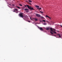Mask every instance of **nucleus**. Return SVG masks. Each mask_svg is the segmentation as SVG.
Listing matches in <instances>:
<instances>
[{
  "instance_id": "f257e3e1",
  "label": "nucleus",
  "mask_w": 62,
  "mask_h": 62,
  "mask_svg": "<svg viewBox=\"0 0 62 62\" xmlns=\"http://www.w3.org/2000/svg\"><path fill=\"white\" fill-rule=\"evenodd\" d=\"M26 6L28 8L30 9H31V10H34L33 8H32L30 6L28 5H26L25 6V7H26Z\"/></svg>"
},
{
  "instance_id": "f03ea898",
  "label": "nucleus",
  "mask_w": 62,
  "mask_h": 62,
  "mask_svg": "<svg viewBox=\"0 0 62 62\" xmlns=\"http://www.w3.org/2000/svg\"><path fill=\"white\" fill-rule=\"evenodd\" d=\"M19 16L21 17L22 18L23 17V13H20L19 14Z\"/></svg>"
},
{
  "instance_id": "7ed1b4c3",
  "label": "nucleus",
  "mask_w": 62,
  "mask_h": 62,
  "mask_svg": "<svg viewBox=\"0 0 62 62\" xmlns=\"http://www.w3.org/2000/svg\"><path fill=\"white\" fill-rule=\"evenodd\" d=\"M38 28L40 30H41V31H43V29L42 28L40 27H38Z\"/></svg>"
},
{
  "instance_id": "20e7f679",
  "label": "nucleus",
  "mask_w": 62,
  "mask_h": 62,
  "mask_svg": "<svg viewBox=\"0 0 62 62\" xmlns=\"http://www.w3.org/2000/svg\"><path fill=\"white\" fill-rule=\"evenodd\" d=\"M36 15V16H37V17H40V15L39 14H37Z\"/></svg>"
},
{
  "instance_id": "39448f33",
  "label": "nucleus",
  "mask_w": 62,
  "mask_h": 62,
  "mask_svg": "<svg viewBox=\"0 0 62 62\" xmlns=\"http://www.w3.org/2000/svg\"><path fill=\"white\" fill-rule=\"evenodd\" d=\"M46 30H49L50 29V27H47L46 28Z\"/></svg>"
},
{
  "instance_id": "423d86ee",
  "label": "nucleus",
  "mask_w": 62,
  "mask_h": 62,
  "mask_svg": "<svg viewBox=\"0 0 62 62\" xmlns=\"http://www.w3.org/2000/svg\"><path fill=\"white\" fill-rule=\"evenodd\" d=\"M25 11H29V10L27 9H25L24 10Z\"/></svg>"
},
{
  "instance_id": "0eeeda50",
  "label": "nucleus",
  "mask_w": 62,
  "mask_h": 62,
  "mask_svg": "<svg viewBox=\"0 0 62 62\" xmlns=\"http://www.w3.org/2000/svg\"><path fill=\"white\" fill-rule=\"evenodd\" d=\"M35 7L36 8H39V6H38L36 5L35 6Z\"/></svg>"
},
{
  "instance_id": "6e6552de",
  "label": "nucleus",
  "mask_w": 62,
  "mask_h": 62,
  "mask_svg": "<svg viewBox=\"0 0 62 62\" xmlns=\"http://www.w3.org/2000/svg\"><path fill=\"white\" fill-rule=\"evenodd\" d=\"M50 30H51V31H52H52H53V29H52V28H50Z\"/></svg>"
},
{
  "instance_id": "1a4fd4ad",
  "label": "nucleus",
  "mask_w": 62,
  "mask_h": 62,
  "mask_svg": "<svg viewBox=\"0 0 62 62\" xmlns=\"http://www.w3.org/2000/svg\"><path fill=\"white\" fill-rule=\"evenodd\" d=\"M57 36H59V37L60 38H61V36H60V34H57Z\"/></svg>"
},
{
  "instance_id": "9d476101",
  "label": "nucleus",
  "mask_w": 62,
  "mask_h": 62,
  "mask_svg": "<svg viewBox=\"0 0 62 62\" xmlns=\"http://www.w3.org/2000/svg\"><path fill=\"white\" fill-rule=\"evenodd\" d=\"M53 31H52V32H54V31H55V29H53Z\"/></svg>"
},
{
  "instance_id": "9b49d317",
  "label": "nucleus",
  "mask_w": 62,
  "mask_h": 62,
  "mask_svg": "<svg viewBox=\"0 0 62 62\" xmlns=\"http://www.w3.org/2000/svg\"><path fill=\"white\" fill-rule=\"evenodd\" d=\"M34 19L35 20V21H38V19H37V18H34Z\"/></svg>"
},
{
  "instance_id": "f8f14e48",
  "label": "nucleus",
  "mask_w": 62,
  "mask_h": 62,
  "mask_svg": "<svg viewBox=\"0 0 62 62\" xmlns=\"http://www.w3.org/2000/svg\"><path fill=\"white\" fill-rule=\"evenodd\" d=\"M37 9H39V10H40V9H41V8H37Z\"/></svg>"
},
{
  "instance_id": "ddd939ff",
  "label": "nucleus",
  "mask_w": 62,
  "mask_h": 62,
  "mask_svg": "<svg viewBox=\"0 0 62 62\" xmlns=\"http://www.w3.org/2000/svg\"><path fill=\"white\" fill-rule=\"evenodd\" d=\"M29 2H30V3H32V1H31V0H29Z\"/></svg>"
},
{
  "instance_id": "4468645a",
  "label": "nucleus",
  "mask_w": 62,
  "mask_h": 62,
  "mask_svg": "<svg viewBox=\"0 0 62 62\" xmlns=\"http://www.w3.org/2000/svg\"><path fill=\"white\" fill-rule=\"evenodd\" d=\"M50 33H51V34H52V35H53V32H51V31H50Z\"/></svg>"
},
{
  "instance_id": "2eb2a0df",
  "label": "nucleus",
  "mask_w": 62,
  "mask_h": 62,
  "mask_svg": "<svg viewBox=\"0 0 62 62\" xmlns=\"http://www.w3.org/2000/svg\"><path fill=\"white\" fill-rule=\"evenodd\" d=\"M53 32H54V33H55V34H56V32L55 31H53Z\"/></svg>"
},
{
  "instance_id": "dca6fc26",
  "label": "nucleus",
  "mask_w": 62,
  "mask_h": 62,
  "mask_svg": "<svg viewBox=\"0 0 62 62\" xmlns=\"http://www.w3.org/2000/svg\"><path fill=\"white\" fill-rule=\"evenodd\" d=\"M15 10H16V11H18V9H15Z\"/></svg>"
},
{
  "instance_id": "f3484780",
  "label": "nucleus",
  "mask_w": 62,
  "mask_h": 62,
  "mask_svg": "<svg viewBox=\"0 0 62 62\" xmlns=\"http://www.w3.org/2000/svg\"><path fill=\"white\" fill-rule=\"evenodd\" d=\"M43 22H44L45 23V22H46V21L45 20H43Z\"/></svg>"
},
{
  "instance_id": "a211bd4d",
  "label": "nucleus",
  "mask_w": 62,
  "mask_h": 62,
  "mask_svg": "<svg viewBox=\"0 0 62 62\" xmlns=\"http://www.w3.org/2000/svg\"><path fill=\"white\" fill-rule=\"evenodd\" d=\"M43 24H44V25H46V23H43Z\"/></svg>"
},
{
  "instance_id": "6ab92c4d",
  "label": "nucleus",
  "mask_w": 62,
  "mask_h": 62,
  "mask_svg": "<svg viewBox=\"0 0 62 62\" xmlns=\"http://www.w3.org/2000/svg\"><path fill=\"white\" fill-rule=\"evenodd\" d=\"M17 8H19V9H20V8H20V7H18V6L17 7Z\"/></svg>"
},
{
  "instance_id": "aec40b11",
  "label": "nucleus",
  "mask_w": 62,
  "mask_h": 62,
  "mask_svg": "<svg viewBox=\"0 0 62 62\" xmlns=\"http://www.w3.org/2000/svg\"><path fill=\"white\" fill-rule=\"evenodd\" d=\"M46 17H48V18L49 17V16H47L46 15Z\"/></svg>"
},
{
  "instance_id": "412c9836",
  "label": "nucleus",
  "mask_w": 62,
  "mask_h": 62,
  "mask_svg": "<svg viewBox=\"0 0 62 62\" xmlns=\"http://www.w3.org/2000/svg\"><path fill=\"white\" fill-rule=\"evenodd\" d=\"M40 12L41 13H43V12H42L40 11Z\"/></svg>"
},
{
  "instance_id": "4be33fe9",
  "label": "nucleus",
  "mask_w": 62,
  "mask_h": 62,
  "mask_svg": "<svg viewBox=\"0 0 62 62\" xmlns=\"http://www.w3.org/2000/svg\"><path fill=\"white\" fill-rule=\"evenodd\" d=\"M50 20L51 19V18H50V17H48Z\"/></svg>"
},
{
  "instance_id": "5701e85b",
  "label": "nucleus",
  "mask_w": 62,
  "mask_h": 62,
  "mask_svg": "<svg viewBox=\"0 0 62 62\" xmlns=\"http://www.w3.org/2000/svg\"><path fill=\"white\" fill-rule=\"evenodd\" d=\"M19 5H20V6H22V5H21V4H20Z\"/></svg>"
},
{
  "instance_id": "b1692460",
  "label": "nucleus",
  "mask_w": 62,
  "mask_h": 62,
  "mask_svg": "<svg viewBox=\"0 0 62 62\" xmlns=\"http://www.w3.org/2000/svg\"><path fill=\"white\" fill-rule=\"evenodd\" d=\"M26 12H27V13L28 12V11H26Z\"/></svg>"
},
{
  "instance_id": "393cba45",
  "label": "nucleus",
  "mask_w": 62,
  "mask_h": 62,
  "mask_svg": "<svg viewBox=\"0 0 62 62\" xmlns=\"http://www.w3.org/2000/svg\"><path fill=\"white\" fill-rule=\"evenodd\" d=\"M13 12H15V11H13Z\"/></svg>"
},
{
  "instance_id": "a878e982",
  "label": "nucleus",
  "mask_w": 62,
  "mask_h": 62,
  "mask_svg": "<svg viewBox=\"0 0 62 62\" xmlns=\"http://www.w3.org/2000/svg\"><path fill=\"white\" fill-rule=\"evenodd\" d=\"M29 4H30V5H31V4L30 3H29Z\"/></svg>"
},
{
  "instance_id": "bb28decb",
  "label": "nucleus",
  "mask_w": 62,
  "mask_h": 62,
  "mask_svg": "<svg viewBox=\"0 0 62 62\" xmlns=\"http://www.w3.org/2000/svg\"><path fill=\"white\" fill-rule=\"evenodd\" d=\"M28 22H29V23H30V21H28Z\"/></svg>"
},
{
  "instance_id": "cd10ccee",
  "label": "nucleus",
  "mask_w": 62,
  "mask_h": 62,
  "mask_svg": "<svg viewBox=\"0 0 62 62\" xmlns=\"http://www.w3.org/2000/svg\"><path fill=\"white\" fill-rule=\"evenodd\" d=\"M60 26H61V27H62V25H60Z\"/></svg>"
},
{
  "instance_id": "c85d7f7f",
  "label": "nucleus",
  "mask_w": 62,
  "mask_h": 62,
  "mask_svg": "<svg viewBox=\"0 0 62 62\" xmlns=\"http://www.w3.org/2000/svg\"><path fill=\"white\" fill-rule=\"evenodd\" d=\"M54 35V36H56V35Z\"/></svg>"
},
{
  "instance_id": "c756f323",
  "label": "nucleus",
  "mask_w": 62,
  "mask_h": 62,
  "mask_svg": "<svg viewBox=\"0 0 62 62\" xmlns=\"http://www.w3.org/2000/svg\"><path fill=\"white\" fill-rule=\"evenodd\" d=\"M30 19H31V17H30Z\"/></svg>"
},
{
  "instance_id": "7c9ffc66",
  "label": "nucleus",
  "mask_w": 62,
  "mask_h": 62,
  "mask_svg": "<svg viewBox=\"0 0 62 62\" xmlns=\"http://www.w3.org/2000/svg\"><path fill=\"white\" fill-rule=\"evenodd\" d=\"M43 18V17H42V18Z\"/></svg>"
},
{
  "instance_id": "2f4dec72",
  "label": "nucleus",
  "mask_w": 62,
  "mask_h": 62,
  "mask_svg": "<svg viewBox=\"0 0 62 62\" xmlns=\"http://www.w3.org/2000/svg\"><path fill=\"white\" fill-rule=\"evenodd\" d=\"M10 5H11V4H9Z\"/></svg>"
}]
</instances>
